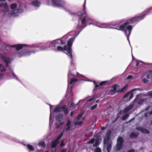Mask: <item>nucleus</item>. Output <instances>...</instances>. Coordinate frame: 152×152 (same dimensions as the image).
I'll return each instance as SVG.
<instances>
[{
    "instance_id": "f257e3e1",
    "label": "nucleus",
    "mask_w": 152,
    "mask_h": 152,
    "mask_svg": "<svg viewBox=\"0 0 152 152\" xmlns=\"http://www.w3.org/2000/svg\"><path fill=\"white\" fill-rule=\"evenodd\" d=\"M74 40V39L73 38H70L67 42V45H65L63 47L61 46H58L56 50V51H62L65 50H67L68 53V54H67V55L69 54L70 58L72 59L73 56L72 53V47Z\"/></svg>"
},
{
    "instance_id": "f03ea898",
    "label": "nucleus",
    "mask_w": 152,
    "mask_h": 152,
    "mask_svg": "<svg viewBox=\"0 0 152 152\" xmlns=\"http://www.w3.org/2000/svg\"><path fill=\"white\" fill-rule=\"evenodd\" d=\"M83 9L80 13H78L77 15L80 16L79 19L81 20V24H84L86 22V19L88 17V15L86 11V5L85 2L83 6Z\"/></svg>"
},
{
    "instance_id": "7ed1b4c3",
    "label": "nucleus",
    "mask_w": 152,
    "mask_h": 152,
    "mask_svg": "<svg viewBox=\"0 0 152 152\" xmlns=\"http://www.w3.org/2000/svg\"><path fill=\"white\" fill-rule=\"evenodd\" d=\"M63 111L65 115H67L69 113L68 108H66V105H64L62 106L61 107L58 106L56 107L53 110L54 113L61 112Z\"/></svg>"
},
{
    "instance_id": "20e7f679",
    "label": "nucleus",
    "mask_w": 152,
    "mask_h": 152,
    "mask_svg": "<svg viewBox=\"0 0 152 152\" xmlns=\"http://www.w3.org/2000/svg\"><path fill=\"white\" fill-rule=\"evenodd\" d=\"M53 5L58 7H64L65 2L62 0H51Z\"/></svg>"
},
{
    "instance_id": "39448f33",
    "label": "nucleus",
    "mask_w": 152,
    "mask_h": 152,
    "mask_svg": "<svg viewBox=\"0 0 152 152\" xmlns=\"http://www.w3.org/2000/svg\"><path fill=\"white\" fill-rule=\"evenodd\" d=\"M96 25L97 26L101 28H114V24L97 23Z\"/></svg>"
},
{
    "instance_id": "423d86ee",
    "label": "nucleus",
    "mask_w": 152,
    "mask_h": 152,
    "mask_svg": "<svg viewBox=\"0 0 152 152\" xmlns=\"http://www.w3.org/2000/svg\"><path fill=\"white\" fill-rule=\"evenodd\" d=\"M112 133V132L110 130H109L106 133L104 139V144L109 143L110 140V138Z\"/></svg>"
},
{
    "instance_id": "0eeeda50",
    "label": "nucleus",
    "mask_w": 152,
    "mask_h": 152,
    "mask_svg": "<svg viewBox=\"0 0 152 152\" xmlns=\"http://www.w3.org/2000/svg\"><path fill=\"white\" fill-rule=\"evenodd\" d=\"M112 81L110 80L109 81H103L100 83H96L95 81L93 82L95 84V88H96L100 86H106L111 83Z\"/></svg>"
},
{
    "instance_id": "6e6552de",
    "label": "nucleus",
    "mask_w": 152,
    "mask_h": 152,
    "mask_svg": "<svg viewBox=\"0 0 152 152\" xmlns=\"http://www.w3.org/2000/svg\"><path fill=\"white\" fill-rule=\"evenodd\" d=\"M35 52L33 50L30 51L26 50H23L21 51L18 53L19 56H25L30 55L32 53H34Z\"/></svg>"
},
{
    "instance_id": "1a4fd4ad",
    "label": "nucleus",
    "mask_w": 152,
    "mask_h": 152,
    "mask_svg": "<svg viewBox=\"0 0 152 152\" xmlns=\"http://www.w3.org/2000/svg\"><path fill=\"white\" fill-rule=\"evenodd\" d=\"M123 141V139L121 137H118L117 140V144L116 146V150L117 151H119L122 147V143Z\"/></svg>"
},
{
    "instance_id": "9d476101",
    "label": "nucleus",
    "mask_w": 152,
    "mask_h": 152,
    "mask_svg": "<svg viewBox=\"0 0 152 152\" xmlns=\"http://www.w3.org/2000/svg\"><path fill=\"white\" fill-rule=\"evenodd\" d=\"M128 86V85H127L122 88L120 90H117L118 89L119 86L116 84L115 85V93H122L125 91Z\"/></svg>"
},
{
    "instance_id": "9b49d317",
    "label": "nucleus",
    "mask_w": 152,
    "mask_h": 152,
    "mask_svg": "<svg viewBox=\"0 0 152 152\" xmlns=\"http://www.w3.org/2000/svg\"><path fill=\"white\" fill-rule=\"evenodd\" d=\"M1 59L3 60L4 62L6 63V67H8V66L9 64L10 63V59L6 57L5 56H3L2 55Z\"/></svg>"
},
{
    "instance_id": "f8f14e48",
    "label": "nucleus",
    "mask_w": 152,
    "mask_h": 152,
    "mask_svg": "<svg viewBox=\"0 0 152 152\" xmlns=\"http://www.w3.org/2000/svg\"><path fill=\"white\" fill-rule=\"evenodd\" d=\"M24 47H27V45L19 44L14 45L12 46V47H15L16 50L17 51L22 49Z\"/></svg>"
},
{
    "instance_id": "ddd939ff",
    "label": "nucleus",
    "mask_w": 152,
    "mask_h": 152,
    "mask_svg": "<svg viewBox=\"0 0 152 152\" xmlns=\"http://www.w3.org/2000/svg\"><path fill=\"white\" fill-rule=\"evenodd\" d=\"M54 43L55 45L56 44H58V45H62L65 44L66 42L63 41L61 39H59L55 40Z\"/></svg>"
},
{
    "instance_id": "4468645a",
    "label": "nucleus",
    "mask_w": 152,
    "mask_h": 152,
    "mask_svg": "<svg viewBox=\"0 0 152 152\" xmlns=\"http://www.w3.org/2000/svg\"><path fill=\"white\" fill-rule=\"evenodd\" d=\"M133 96V94L132 92L130 91L125 94L123 96L124 98L127 97H129V100L131 99Z\"/></svg>"
},
{
    "instance_id": "2eb2a0df",
    "label": "nucleus",
    "mask_w": 152,
    "mask_h": 152,
    "mask_svg": "<svg viewBox=\"0 0 152 152\" xmlns=\"http://www.w3.org/2000/svg\"><path fill=\"white\" fill-rule=\"evenodd\" d=\"M63 118V115L61 113H59L56 116V119L59 122H61Z\"/></svg>"
},
{
    "instance_id": "dca6fc26",
    "label": "nucleus",
    "mask_w": 152,
    "mask_h": 152,
    "mask_svg": "<svg viewBox=\"0 0 152 152\" xmlns=\"http://www.w3.org/2000/svg\"><path fill=\"white\" fill-rule=\"evenodd\" d=\"M71 121L69 120H68L66 124V132L69 131L71 128Z\"/></svg>"
},
{
    "instance_id": "f3484780",
    "label": "nucleus",
    "mask_w": 152,
    "mask_h": 152,
    "mask_svg": "<svg viewBox=\"0 0 152 152\" xmlns=\"http://www.w3.org/2000/svg\"><path fill=\"white\" fill-rule=\"evenodd\" d=\"M32 4L35 7H38L40 5V4L39 1L35 0L32 1V2L31 4Z\"/></svg>"
},
{
    "instance_id": "a211bd4d",
    "label": "nucleus",
    "mask_w": 152,
    "mask_h": 152,
    "mask_svg": "<svg viewBox=\"0 0 152 152\" xmlns=\"http://www.w3.org/2000/svg\"><path fill=\"white\" fill-rule=\"evenodd\" d=\"M133 107V105L132 104L129 105L128 107L125 108L124 110V113H126L130 110Z\"/></svg>"
},
{
    "instance_id": "6ab92c4d",
    "label": "nucleus",
    "mask_w": 152,
    "mask_h": 152,
    "mask_svg": "<svg viewBox=\"0 0 152 152\" xmlns=\"http://www.w3.org/2000/svg\"><path fill=\"white\" fill-rule=\"evenodd\" d=\"M59 142L57 141L56 140L53 141L51 145V148H55Z\"/></svg>"
},
{
    "instance_id": "aec40b11",
    "label": "nucleus",
    "mask_w": 152,
    "mask_h": 152,
    "mask_svg": "<svg viewBox=\"0 0 152 152\" xmlns=\"http://www.w3.org/2000/svg\"><path fill=\"white\" fill-rule=\"evenodd\" d=\"M100 144V140L99 137H96L95 141V143L94 145V146L96 147L98 146Z\"/></svg>"
},
{
    "instance_id": "412c9836",
    "label": "nucleus",
    "mask_w": 152,
    "mask_h": 152,
    "mask_svg": "<svg viewBox=\"0 0 152 152\" xmlns=\"http://www.w3.org/2000/svg\"><path fill=\"white\" fill-rule=\"evenodd\" d=\"M17 15L15 14L14 11L9 13L8 14V17L10 18L12 16L15 17Z\"/></svg>"
},
{
    "instance_id": "4be33fe9",
    "label": "nucleus",
    "mask_w": 152,
    "mask_h": 152,
    "mask_svg": "<svg viewBox=\"0 0 152 152\" xmlns=\"http://www.w3.org/2000/svg\"><path fill=\"white\" fill-rule=\"evenodd\" d=\"M107 144V152H110L112 147V143L110 142L109 143Z\"/></svg>"
},
{
    "instance_id": "5701e85b",
    "label": "nucleus",
    "mask_w": 152,
    "mask_h": 152,
    "mask_svg": "<svg viewBox=\"0 0 152 152\" xmlns=\"http://www.w3.org/2000/svg\"><path fill=\"white\" fill-rule=\"evenodd\" d=\"M78 80L77 79H76L74 77H72L71 79L70 82V84L71 85L74 84L75 82L77 81Z\"/></svg>"
},
{
    "instance_id": "b1692460",
    "label": "nucleus",
    "mask_w": 152,
    "mask_h": 152,
    "mask_svg": "<svg viewBox=\"0 0 152 152\" xmlns=\"http://www.w3.org/2000/svg\"><path fill=\"white\" fill-rule=\"evenodd\" d=\"M38 145L42 147L43 148H45L46 146V144L44 141H41L39 142L38 144Z\"/></svg>"
},
{
    "instance_id": "393cba45",
    "label": "nucleus",
    "mask_w": 152,
    "mask_h": 152,
    "mask_svg": "<svg viewBox=\"0 0 152 152\" xmlns=\"http://www.w3.org/2000/svg\"><path fill=\"white\" fill-rule=\"evenodd\" d=\"M137 129L145 133H149V131L148 130L143 128H140L139 129Z\"/></svg>"
},
{
    "instance_id": "a878e982",
    "label": "nucleus",
    "mask_w": 152,
    "mask_h": 152,
    "mask_svg": "<svg viewBox=\"0 0 152 152\" xmlns=\"http://www.w3.org/2000/svg\"><path fill=\"white\" fill-rule=\"evenodd\" d=\"M3 7L5 9H7L8 8V6L6 3L0 4V7Z\"/></svg>"
},
{
    "instance_id": "bb28decb",
    "label": "nucleus",
    "mask_w": 152,
    "mask_h": 152,
    "mask_svg": "<svg viewBox=\"0 0 152 152\" xmlns=\"http://www.w3.org/2000/svg\"><path fill=\"white\" fill-rule=\"evenodd\" d=\"M27 147L29 149L30 151H33L34 150V148L33 146L29 144H28L27 145Z\"/></svg>"
},
{
    "instance_id": "cd10ccee",
    "label": "nucleus",
    "mask_w": 152,
    "mask_h": 152,
    "mask_svg": "<svg viewBox=\"0 0 152 152\" xmlns=\"http://www.w3.org/2000/svg\"><path fill=\"white\" fill-rule=\"evenodd\" d=\"M17 5L16 3L12 4L10 6V8L11 9L14 10L17 7Z\"/></svg>"
},
{
    "instance_id": "c85d7f7f",
    "label": "nucleus",
    "mask_w": 152,
    "mask_h": 152,
    "mask_svg": "<svg viewBox=\"0 0 152 152\" xmlns=\"http://www.w3.org/2000/svg\"><path fill=\"white\" fill-rule=\"evenodd\" d=\"M0 70L1 72H4L6 71L4 66H3L2 64H0Z\"/></svg>"
},
{
    "instance_id": "c756f323",
    "label": "nucleus",
    "mask_w": 152,
    "mask_h": 152,
    "mask_svg": "<svg viewBox=\"0 0 152 152\" xmlns=\"http://www.w3.org/2000/svg\"><path fill=\"white\" fill-rule=\"evenodd\" d=\"M138 135V134L135 133H132L130 134V137L131 138H133L135 137Z\"/></svg>"
},
{
    "instance_id": "7c9ffc66",
    "label": "nucleus",
    "mask_w": 152,
    "mask_h": 152,
    "mask_svg": "<svg viewBox=\"0 0 152 152\" xmlns=\"http://www.w3.org/2000/svg\"><path fill=\"white\" fill-rule=\"evenodd\" d=\"M83 123L82 121H77L75 122L74 123V125L75 126L76 125H81Z\"/></svg>"
},
{
    "instance_id": "2f4dec72",
    "label": "nucleus",
    "mask_w": 152,
    "mask_h": 152,
    "mask_svg": "<svg viewBox=\"0 0 152 152\" xmlns=\"http://www.w3.org/2000/svg\"><path fill=\"white\" fill-rule=\"evenodd\" d=\"M147 77L148 78H152V72H150L147 76Z\"/></svg>"
},
{
    "instance_id": "473e14b6",
    "label": "nucleus",
    "mask_w": 152,
    "mask_h": 152,
    "mask_svg": "<svg viewBox=\"0 0 152 152\" xmlns=\"http://www.w3.org/2000/svg\"><path fill=\"white\" fill-rule=\"evenodd\" d=\"M128 24L127 23H124L120 27V29L121 30L123 29Z\"/></svg>"
},
{
    "instance_id": "72a5a7b5",
    "label": "nucleus",
    "mask_w": 152,
    "mask_h": 152,
    "mask_svg": "<svg viewBox=\"0 0 152 152\" xmlns=\"http://www.w3.org/2000/svg\"><path fill=\"white\" fill-rule=\"evenodd\" d=\"M112 88H113L110 90V94H114V85L112 86Z\"/></svg>"
},
{
    "instance_id": "f704fd0d",
    "label": "nucleus",
    "mask_w": 152,
    "mask_h": 152,
    "mask_svg": "<svg viewBox=\"0 0 152 152\" xmlns=\"http://www.w3.org/2000/svg\"><path fill=\"white\" fill-rule=\"evenodd\" d=\"M129 115L128 114H126L125 115L122 117V120H125L129 117Z\"/></svg>"
},
{
    "instance_id": "c9c22d12",
    "label": "nucleus",
    "mask_w": 152,
    "mask_h": 152,
    "mask_svg": "<svg viewBox=\"0 0 152 152\" xmlns=\"http://www.w3.org/2000/svg\"><path fill=\"white\" fill-rule=\"evenodd\" d=\"M97 104H95L94 105L91 106L90 108V109H91V110H94L97 107Z\"/></svg>"
},
{
    "instance_id": "e433bc0d",
    "label": "nucleus",
    "mask_w": 152,
    "mask_h": 152,
    "mask_svg": "<svg viewBox=\"0 0 152 152\" xmlns=\"http://www.w3.org/2000/svg\"><path fill=\"white\" fill-rule=\"evenodd\" d=\"M95 141V140L94 139H91L89 141L87 142V143L88 144H92Z\"/></svg>"
},
{
    "instance_id": "4c0bfd02",
    "label": "nucleus",
    "mask_w": 152,
    "mask_h": 152,
    "mask_svg": "<svg viewBox=\"0 0 152 152\" xmlns=\"http://www.w3.org/2000/svg\"><path fill=\"white\" fill-rule=\"evenodd\" d=\"M76 105H74V104L73 102H72L70 104L69 107L70 108L73 107L75 108L76 107Z\"/></svg>"
},
{
    "instance_id": "58836bf2",
    "label": "nucleus",
    "mask_w": 152,
    "mask_h": 152,
    "mask_svg": "<svg viewBox=\"0 0 152 152\" xmlns=\"http://www.w3.org/2000/svg\"><path fill=\"white\" fill-rule=\"evenodd\" d=\"M83 114L82 113H81L79 115H77V118L78 120H80V118L82 117Z\"/></svg>"
},
{
    "instance_id": "ea45409f",
    "label": "nucleus",
    "mask_w": 152,
    "mask_h": 152,
    "mask_svg": "<svg viewBox=\"0 0 152 152\" xmlns=\"http://www.w3.org/2000/svg\"><path fill=\"white\" fill-rule=\"evenodd\" d=\"M95 152H101V150L100 148L98 147L96 149Z\"/></svg>"
},
{
    "instance_id": "a19ab883",
    "label": "nucleus",
    "mask_w": 152,
    "mask_h": 152,
    "mask_svg": "<svg viewBox=\"0 0 152 152\" xmlns=\"http://www.w3.org/2000/svg\"><path fill=\"white\" fill-rule=\"evenodd\" d=\"M64 145V140H62L61 141V144H60V146L61 147L63 146Z\"/></svg>"
},
{
    "instance_id": "79ce46f5",
    "label": "nucleus",
    "mask_w": 152,
    "mask_h": 152,
    "mask_svg": "<svg viewBox=\"0 0 152 152\" xmlns=\"http://www.w3.org/2000/svg\"><path fill=\"white\" fill-rule=\"evenodd\" d=\"M148 95L150 97H152V91L149 92L148 93Z\"/></svg>"
},
{
    "instance_id": "37998d69",
    "label": "nucleus",
    "mask_w": 152,
    "mask_h": 152,
    "mask_svg": "<svg viewBox=\"0 0 152 152\" xmlns=\"http://www.w3.org/2000/svg\"><path fill=\"white\" fill-rule=\"evenodd\" d=\"M127 29L129 31H130L132 29V27L131 26H129L127 27Z\"/></svg>"
},
{
    "instance_id": "c03bdc74",
    "label": "nucleus",
    "mask_w": 152,
    "mask_h": 152,
    "mask_svg": "<svg viewBox=\"0 0 152 152\" xmlns=\"http://www.w3.org/2000/svg\"><path fill=\"white\" fill-rule=\"evenodd\" d=\"M9 10H6L5 11H4V16L6 15V13L7 12H9Z\"/></svg>"
},
{
    "instance_id": "a18cd8bd",
    "label": "nucleus",
    "mask_w": 152,
    "mask_h": 152,
    "mask_svg": "<svg viewBox=\"0 0 152 152\" xmlns=\"http://www.w3.org/2000/svg\"><path fill=\"white\" fill-rule=\"evenodd\" d=\"M143 82H144V83H147L148 82V80L147 79H146V78H144L143 80Z\"/></svg>"
},
{
    "instance_id": "49530a36",
    "label": "nucleus",
    "mask_w": 152,
    "mask_h": 152,
    "mask_svg": "<svg viewBox=\"0 0 152 152\" xmlns=\"http://www.w3.org/2000/svg\"><path fill=\"white\" fill-rule=\"evenodd\" d=\"M132 77H133L131 75H129L127 77L126 79H130L132 78Z\"/></svg>"
},
{
    "instance_id": "de8ad7c7",
    "label": "nucleus",
    "mask_w": 152,
    "mask_h": 152,
    "mask_svg": "<svg viewBox=\"0 0 152 152\" xmlns=\"http://www.w3.org/2000/svg\"><path fill=\"white\" fill-rule=\"evenodd\" d=\"M94 98H91L89 99H88L87 100V102H90L91 101H92L93 99Z\"/></svg>"
},
{
    "instance_id": "09e8293b",
    "label": "nucleus",
    "mask_w": 152,
    "mask_h": 152,
    "mask_svg": "<svg viewBox=\"0 0 152 152\" xmlns=\"http://www.w3.org/2000/svg\"><path fill=\"white\" fill-rule=\"evenodd\" d=\"M110 114V113H108L107 115L105 116V118L107 120H108Z\"/></svg>"
},
{
    "instance_id": "8fccbe9b",
    "label": "nucleus",
    "mask_w": 152,
    "mask_h": 152,
    "mask_svg": "<svg viewBox=\"0 0 152 152\" xmlns=\"http://www.w3.org/2000/svg\"><path fill=\"white\" fill-rule=\"evenodd\" d=\"M61 138V137L59 135V136H58L57 138L55 140L56 141L58 142V140L59 139H60Z\"/></svg>"
},
{
    "instance_id": "3c124183",
    "label": "nucleus",
    "mask_w": 152,
    "mask_h": 152,
    "mask_svg": "<svg viewBox=\"0 0 152 152\" xmlns=\"http://www.w3.org/2000/svg\"><path fill=\"white\" fill-rule=\"evenodd\" d=\"M77 76H78V77H82L83 76V75H80V74H79L78 72H77Z\"/></svg>"
},
{
    "instance_id": "603ef678",
    "label": "nucleus",
    "mask_w": 152,
    "mask_h": 152,
    "mask_svg": "<svg viewBox=\"0 0 152 152\" xmlns=\"http://www.w3.org/2000/svg\"><path fill=\"white\" fill-rule=\"evenodd\" d=\"M66 149L64 148L61 150V152H66Z\"/></svg>"
},
{
    "instance_id": "864d4df0",
    "label": "nucleus",
    "mask_w": 152,
    "mask_h": 152,
    "mask_svg": "<svg viewBox=\"0 0 152 152\" xmlns=\"http://www.w3.org/2000/svg\"><path fill=\"white\" fill-rule=\"evenodd\" d=\"M74 114V112L73 111L71 112L70 114V116L71 117H72V115Z\"/></svg>"
},
{
    "instance_id": "5fc2aeb1",
    "label": "nucleus",
    "mask_w": 152,
    "mask_h": 152,
    "mask_svg": "<svg viewBox=\"0 0 152 152\" xmlns=\"http://www.w3.org/2000/svg\"><path fill=\"white\" fill-rule=\"evenodd\" d=\"M105 129V128L104 126H102L101 127V129L102 130H103Z\"/></svg>"
},
{
    "instance_id": "6e6d98bb",
    "label": "nucleus",
    "mask_w": 152,
    "mask_h": 152,
    "mask_svg": "<svg viewBox=\"0 0 152 152\" xmlns=\"http://www.w3.org/2000/svg\"><path fill=\"white\" fill-rule=\"evenodd\" d=\"M60 125L58 124H57L56 125V128L57 129H58V128H59V127H60Z\"/></svg>"
},
{
    "instance_id": "4d7b16f0",
    "label": "nucleus",
    "mask_w": 152,
    "mask_h": 152,
    "mask_svg": "<svg viewBox=\"0 0 152 152\" xmlns=\"http://www.w3.org/2000/svg\"><path fill=\"white\" fill-rule=\"evenodd\" d=\"M71 59V64H74V63H73V59H72H72L70 58Z\"/></svg>"
},
{
    "instance_id": "13d9d810",
    "label": "nucleus",
    "mask_w": 152,
    "mask_h": 152,
    "mask_svg": "<svg viewBox=\"0 0 152 152\" xmlns=\"http://www.w3.org/2000/svg\"><path fill=\"white\" fill-rule=\"evenodd\" d=\"M63 133H64V132H62L60 134V136H61V137H62V136H63Z\"/></svg>"
},
{
    "instance_id": "bf43d9fd",
    "label": "nucleus",
    "mask_w": 152,
    "mask_h": 152,
    "mask_svg": "<svg viewBox=\"0 0 152 152\" xmlns=\"http://www.w3.org/2000/svg\"><path fill=\"white\" fill-rule=\"evenodd\" d=\"M59 122V124L60 126H62L63 124V122Z\"/></svg>"
},
{
    "instance_id": "052dcab7",
    "label": "nucleus",
    "mask_w": 152,
    "mask_h": 152,
    "mask_svg": "<svg viewBox=\"0 0 152 152\" xmlns=\"http://www.w3.org/2000/svg\"><path fill=\"white\" fill-rule=\"evenodd\" d=\"M128 152H134V151L133 150H131L129 151Z\"/></svg>"
},
{
    "instance_id": "680f3d73",
    "label": "nucleus",
    "mask_w": 152,
    "mask_h": 152,
    "mask_svg": "<svg viewBox=\"0 0 152 152\" xmlns=\"http://www.w3.org/2000/svg\"><path fill=\"white\" fill-rule=\"evenodd\" d=\"M134 120V118H132V119H131L129 121V122H130V121H132L133 120Z\"/></svg>"
},
{
    "instance_id": "e2e57ef3",
    "label": "nucleus",
    "mask_w": 152,
    "mask_h": 152,
    "mask_svg": "<svg viewBox=\"0 0 152 152\" xmlns=\"http://www.w3.org/2000/svg\"><path fill=\"white\" fill-rule=\"evenodd\" d=\"M85 136L86 137H90V135H87L86 134L85 135Z\"/></svg>"
},
{
    "instance_id": "0e129e2a",
    "label": "nucleus",
    "mask_w": 152,
    "mask_h": 152,
    "mask_svg": "<svg viewBox=\"0 0 152 152\" xmlns=\"http://www.w3.org/2000/svg\"><path fill=\"white\" fill-rule=\"evenodd\" d=\"M52 106H52V105L50 106V110H51V109L52 108Z\"/></svg>"
},
{
    "instance_id": "69168bd1",
    "label": "nucleus",
    "mask_w": 152,
    "mask_h": 152,
    "mask_svg": "<svg viewBox=\"0 0 152 152\" xmlns=\"http://www.w3.org/2000/svg\"><path fill=\"white\" fill-rule=\"evenodd\" d=\"M110 108H111V106H110V107L108 108L107 110H110Z\"/></svg>"
},
{
    "instance_id": "338daca9",
    "label": "nucleus",
    "mask_w": 152,
    "mask_h": 152,
    "mask_svg": "<svg viewBox=\"0 0 152 152\" xmlns=\"http://www.w3.org/2000/svg\"><path fill=\"white\" fill-rule=\"evenodd\" d=\"M1 56H2V55L1 54H0V59H1Z\"/></svg>"
},
{
    "instance_id": "774afa93",
    "label": "nucleus",
    "mask_w": 152,
    "mask_h": 152,
    "mask_svg": "<svg viewBox=\"0 0 152 152\" xmlns=\"http://www.w3.org/2000/svg\"><path fill=\"white\" fill-rule=\"evenodd\" d=\"M149 113H150V114H152V111H151Z\"/></svg>"
}]
</instances>
